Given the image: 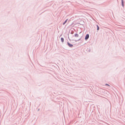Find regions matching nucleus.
<instances>
[{"instance_id": "obj_2", "label": "nucleus", "mask_w": 125, "mask_h": 125, "mask_svg": "<svg viewBox=\"0 0 125 125\" xmlns=\"http://www.w3.org/2000/svg\"><path fill=\"white\" fill-rule=\"evenodd\" d=\"M67 45L70 47H72L73 46V45L72 44H70L68 42H67Z\"/></svg>"}, {"instance_id": "obj_1", "label": "nucleus", "mask_w": 125, "mask_h": 125, "mask_svg": "<svg viewBox=\"0 0 125 125\" xmlns=\"http://www.w3.org/2000/svg\"><path fill=\"white\" fill-rule=\"evenodd\" d=\"M89 37V34H88L86 35L85 36V39L86 41H87Z\"/></svg>"}, {"instance_id": "obj_9", "label": "nucleus", "mask_w": 125, "mask_h": 125, "mask_svg": "<svg viewBox=\"0 0 125 125\" xmlns=\"http://www.w3.org/2000/svg\"><path fill=\"white\" fill-rule=\"evenodd\" d=\"M73 33H74V32L73 31H72L71 32H70V33L72 34H73Z\"/></svg>"}, {"instance_id": "obj_10", "label": "nucleus", "mask_w": 125, "mask_h": 125, "mask_svg": "<svg viewBox=\"0 0 125 125\" xmlns=\"http://www.w3.org/2000/svg\"><path fill=\"white\" fill-rule=\"evenodd\" d=\"M105 85L106 86H110L109 85V84H107V83Z\"/></svg>"}, {"instance_id": "obj_8", "label": "nucleus", "mask_w": 125, "mask_h": 125, "mask_svg": "<svg viewBox=\"0 0 125 125\" xmlns=\"http://www.w3.org/2000/svg\"><path fill=\"white\" fill-rule=\"evenodd\" d=\"M97 27V31H98L99 29V26L98 25H96Z\"/></svg>"}, {"instance_id": "obj_4", "label": "nucleus", "mask_w": 125, "mask_h": 125, "mask_svg": "<svg viewBox=\"0 0 125 125\" xmlns=\"http://www.w3.org/2000/svg\"><path fill=\"white\" fill-rule=\"evenodd\" d=\"M73 36H74V37H78L79 36V35L77 33H75Z\"/></svg>"}, {"instance_id": "obj_3", "label": "nucleus", "mask_w": 125, "mask_h": 125, "mask_svg": "<svg viewBox=\"0 0 125 125\" xmlns=\"http://www.w3.org/2000/svg\"><path fill=\"white\" fill-rule=\"evenodd\" d=\"M121 4L122 6L124 7V0H121Z\"/></svg>"}, {"instance_id": "obj_7", "label": "nucleus", "mask_w": 125, "mask_h": 125, "mask_svg": "<svg viewBox=\"0 0 125 125\" xmlns=\"http://www.w3.org/2000/svg\"><path fill=\"white\" fill-rule=\"evenodd\" d=\"M81 38H79V39H78L77 40H73L74 41H75V42H76L77 41H79L80 40H81Z\"/></svg>"}, {"instance_id": "obj_6", "label": "nucleus", "mask_w": 125, "mask_h": 125, "mask_svg": "<svg viewBox=\"0 0 125 125\" xmlns=\"http://www.w3.org/2000/svg\"><path fill=\"white\" fill-rule=\"evenodd\" d=\"M68 20V19H67L63 23V25H64L65 24V23L67 22Z\"/></svg>"}, {"instance_id": "obj_13", "label": "nucleus", "mask_w": 125, "mask_h": 125, "mask_svg": "<svg viewBox=\"0 0 125 125\" xmlns=\"http://www.w3.org/2000/svg\"><path fill=\"white\" fill-rule=\"evenodd\" d=\"M81 32H80L79 33H81Z\"/></svg>"}, {"instance_id": "obj_11", "label": "nucleus", "mask_w": 125, "mask_h": 125, "mask_svg": "<svg viewBox=\"0 0 125 125\" xmlns=\"http://www.w3.org/2000/svg\"><path fill=\"white\" fill-rule=\"evenodd\" d=\"M68 38L69 39V40H70V41H71V40L69 38V36H68Z\"/></svg>"}, {"instance_id": "obj_12", "label": "nucleus", "mask_w": 125, "mask_h": 125, "mask_svg": "<svg viewBox=\"0 0 125 125\" xmlns=\"http://www.w3.org/2000/svg\"><path fill=\"white\" fill-rule=\"evenodd\" d=\"M90 50L88 51V52H90Z\"/></svg>"}, {"instance_id": "obj_5", "label": "nucleus", "mask_w": 125, "mask_h": 125, "mask_svg": "<svg viewBox=\"0 0 125 125\" xmlns=\"http://www.w3.org/2000/svg\"><path fill=\"white\" fill-rule=\"evenodd\" d=\"M61 40L62 42L63 43L64 42V38L62 37L61 38Z\"/></svg>"}]
</instances>
